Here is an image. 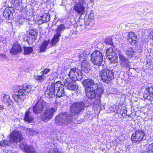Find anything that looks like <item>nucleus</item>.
Listing matches in <instances>:
<instances>
[{
  "instance_id": "7ed1b4c3",
  "label": "nucleus",
  "mask_w": 153,
  "mask_h": 153,
  "mask_svg": "<svg viewBox=\"0 0 153 153\" xmlns=\"http://www.w3.org/2000/svg\"><path fill=\"white\" fill-rule=\"evenodd\" d=\"M30 85H23L14 89L12 93L13 98L17 103L21 104L26 98V95L31 91Z\"/></svg>"
},
{
  "instance_id": "8fccbe9b",
  "label": "nucleus",
  "mask_w": 153,
  "mask_h": 153,
  "mask_svg": "<svg viewBox=\"0 0 153 153\" xmlns=\"http://www.w3.org/2000/svg\"><path fill=\"white\" fill-rule=\"evenodd\" d=\"M3 39L4 38L1 36H0V42H2L3 41Z\"/></svg>"
},
{
  "instance_id": "603ef678",
  "label": "nucleus",
  "mask_w": 153,
  "mask_h": 153,
  "mask_svg": "<svg viewBox=\"0 0 153 153\" xmlns=\"http://www.w3.org/2000/svg\"><path fill=\"white\" fill-rule=\"evenodd\" d=\"M68 37H68V36H66V37H65V38H66V39H67L68 38Z\"/></svg>"
},
{
  "instance_id": "cd10ccee",
  "label": "nucleus",
  "mask_w": 153,
  "mask_h": 153,
  "mask_svg": "<svg viewBox=\"0 0 153 153\" xmlns=\"http://www.w3.org/2000/svg\"><path fill=\"white\" fill-rule=\"evenodd\" d=\"M50 15L48 13H44L43 15H40L39 21L42 23H46L50 20Z\"/></svg>"
},
{
  "instance_id": "6e6552de",
  "label": "nucleus",
  "mask_w": 153,
  "mask_h": 153,
  "mask_svg": "<svg viewBox=\"0 0 153 153\" xmlns=\"http://www.w3.org/2000/svg\"><path fill=\"white\" fill-rule=\"evenodd\" d=\"M146 139V136L144 131L139 129L135 130L131 137V140L134 143H140L141 141Z\"/></svg>"
},
{
  "instance_id": "f3484780",
  "label": "nucleus",
  "mask_w": 153,
  "mask_h": 153,
  "mask_svg": "<svg viewBox=\"0 0 153 153\" xmlns=\"http://www.w3.org/2000/svg\"><path fill=\"white\" fill-rule=\"evenodd\" d=\"M20 148L24 150L26 153H37L33 147L26 143L25 142L21 143L19 145Z\"/></svg>"
},
{
  "instance_id": "a878e982",
  "label": "nucleus",
  "mask_w": 153,
  "mask_h": 153,
  "mask_svg": "<svg viewBox=\"0 0 153 153\" xmlns=\"http://www.w3.org/2000/svg\"><path fill=\"white\" fill-rule=\"evenodd\" d=\"M90 53L89 50L86 49L85 51H83L81 53H79L78 56L79 61L80 62H82L84 60H86L85 59H86L87 56L90 54Z\"/></svg>"
},
{
  "instance_id": "79ce46f5",
  "label": "nucleus",
  "mask_w": 153,
  "mask_h": 153,
  "mask_svg": "<svg viewBox=\"0 0 153 153\" xmlns=\"http://www.w3.org/2000/svg\"><path fill=\"white\" fill-rule=\"evenodd\" d=\"M1 58L4 59H7V57L4 54H0V58Z\"/></svg>"
},
{
  "instance_id": "c756f323",
  "label": "nucleus",
  "mask_w": 153,
  "mask_h": 153,
  "mask_svg": "<svg viewBox=\"0 0 153 153\" xmlns=\"http://www.w3.org/2000/svg\"><path fill=\"white\" fill-rule=\"evenodd\" d=\"M50 40L48 41H44L40 45L39 47L40 52H44L46 50L48 44L50 43Z\"/></svg>"
},
{
  "instance_id": "864d4df0",
  "label": "nucleus",
  "mask_w": 153,
  "mask_h": 153,
  "mask_svg": "<svg viewBox=\"0 0 153 153\" xmlns=\"http://www.w3.org/2000/svg\"><path fill=\"white\" fill-rule=\"evenodd\" d=\"M94 0H91V2H92Z\"/></svg>"
},
{
  "instance_id": "b1692460",
  "label": "nucleus",
  "mask_w": 153,
  "mask_h": 153,
  "mask_svg": "<svg viewBox=\"0 0 153 153\" xmlns=\"http://www.w3.org/2000/svg\"><path fill=\"white\" fill-rule=\"evenodd\" d=\"M137 36L136 33L134 32H130L128 34L127 39L129 42L132 45L136 42Z\"/></svg>"
},
{
  "instance_id": "f257e3e1",
  "label": "nucleus",
  "mask_w": 153,
  "mask_h": 153,
  "mask_svg": "<svg viewBox=\"0 0 153 153\" xmlns=\"http://www.w3.org/2000/svg\"><path fill=\"white\" fill-rule=\"evenodd\" d=\"M85 104L83 102H74L70 108V113H60L55 119V123L61 126H66L72 121V116L81 114L85 109Z\"/></svg>"
},
{
  "instance_id": "e433bc0d",
  "label": "nucleus",
  "mask_w": 153,
  "mask_h": 153,
  "mask_svg": "<svg viewBox=\"0 0 153 153\" xmlns=\"http://www.w3.org/2000/svg\"><path fill=\"white\" fill-rule=\"evenodd\" d=\"M10 142L6 140H4L3 141H1L0 145L2 146H8L10 144Z\"/></svg>"
},
{
  "instance_id": "6ab92c4d",
  "label": "nucleus",
  "mask_w": 153,
  "mask_h": 153,
  "mask_svg": "<svg viewBox=\"0 0 153 153\" xmlns=\"http://www.w3.org/2000/svg\"><path fill=\"white\" fill-rule=\"evenodd\" d=\"M143 97L147 100H151L153 98V88L149 87L146 88L143 93Z\"/></svg>"
},
{
  "instance_id": "c85d7f7f",
  "label": "nucleus",
  "mask_w": 153,
  "mask_h": 153,
  "mask_svg": "<svg viewBox=\"0 0 153 153\" xmlns=\"http://www.w3.org/2000/svg\"><path fill=\"white\" fill-rule=\"evenodd\" d=\"M24 119L25 121L30 123L33 121L34 118L32 115L31 112L28 111L25 113Z\"/></svg>"
},
{
  "instance_id": "5701e85b",
  "label": "nucleus",
  "mask_w": 153,
  "mask_h": 153,
  "mask_svg": "<svg viewBox=\"0 0 153 153\" xmlns=\"http://www.w3.org/2000/svg\"><path fill=\"white\" fill-rule=\"evenodd\" d=\"M85 8L84 5L76 4L74 6V9L78 14L81 15L85 13Z\"/></svg>"
},
{
  "instance_id": "aec40b11",
  "label": "nucleus",
  "mask_w": 153,
  "mask_h": 153,
  "mask_svg": "<svg viewBox=\"0 0 153 153\" xmlns=\"http://www.w3.org/2000/svg\"><path fill=\"white\" fill-rule=\"evenodd\" d=\"M22 49L20 44L18 43H14L12 48L10 50V53L13 55H16L21 53Z\"/></svg>"
},
{
  "instance_id": "f8f14e48",
  "label": "nucleus",
  "mask_w": 153,
  "mask_h": 153,
  "mask_svg": "<svg viewBox=\"0 0 153 153\" xmlns=\"http://www.w3.org/2000/svg\"><path fill=\"white\" fill-rule=\"evenodd\" d=\"M106 56L108 58L111 63H114L116 62L117 56L112 48H109L106 50Z\"/></svg>"
},
{
  "instance_id": "2f4dec72",
  "label": "nucleus",
  "mask_w": 153,
  "mask_h": 153,
  "mask_svg": "<svg viewBox=\"0 0 153 153\" xmlns=\"http://www.w3.org/2000/svg\"><path fill=\"white\" fill-rule=\"evenodd\" d=\"M93 14L90 13V15L89 16L88 18L86 19L85 21V24L86 25H88L90 24V23L92 22L93 18Z\"/></svg>"
},
{
  "instance_id": "3c124183",
  "label": "nucleus",
  "mask_w": 153,
  "mask_h": 153,
  "mask_svg": "<svg viewBox=\"0 0 153 153\" xmlns=\"http://www.w3.org/2000/svg\"><path fill=\"white\" fill-rule=\"evenodd\" d=\"M33 131L32 130H31L30 131V134L33 135Z\"/></svg>"
},
{
  "instance_id": "c9c22d12",
  "label": "nucleus",
  "mask_w": 153,
  "mask_h": 153,
  "mask_svg": "<svg viewBox=\"0 0 153 153\" xmlns=\"http://www.w3.org/2000/svg\"><path fill=\"white\" fill-rule=\"evenodd\" d=\"M105 43L107 45H113V43L112 41V39L110 38H108L105 39Z\"/></svg>"
},
{
  "instance_id": "de8ad7c7",
  "label": "nucleus",
  "mask_w": 153,
  "mask_h": 153,
  "mask_svg": "<svg viewBox=\"0 0 153 153\" xmlns=\"http://www.w3.org/2000/svg\"><path fill=\"white\" fill-rule=\"evenodd\" d=\"M74 32V31L73 30H71L69 33V35H71Z\"/></svg>"
},
{
  "instance_id": "9b49d317",
  "label": "nucleus",
  "mask_w": 153,
  "mask_h": 153,
  "mask_svg": "<svg viewBox=\"0 0 153 153\" xmlns=\"http://www.w3.org/2000/svg\"><path fill=\"white\" fill-rule=\"evenodd\" d=\"M119 56L121 68H122L123 69H127L129 68L131 65V63L129 59L121 53H119Z\"/></svg>"
},
{
  "instance_id": "423d86ee",
  "label": "nucleus",
  "mask_w": 153,
  "mask_h": 153,
  "mask_svg": "<svg viewBox=\"0 0 153 153\" xmlns=\"http://www.w3.org/2000/svg\"><path fill=\"white\" fill-rule=\"evenodd\" d=\"M69 78L73 81L81 80L83 77V74L81 70L76 68H73L70 69L68 74Z\"/></svg>"
},
{
  "instance_id": "a19ab883",
  "label": "nucleus",
  "mask_w": 153,
  "mask_h": 153,
  "mask_svg": "<svg viewBox=\"0 0 153 153\" xmlns=\"http://www.w3.org/2000/svg\"><path fill=\"white\" fill-rule=\"evenodd\" d=\"M86 3V0H78V3L77 4H79L84 6Z\"/></svg>"
},
{
  "instance_id": "ea45409f",
  "label": "nucleus",
  "mask_w": 153,
  "mask_h": 153,
  "mask_svg": "<svg viewBox=\"0 0 153 153\" xmlns=\"http://www.w3.org/2000/svg\"><path fill=\"white\" fill-rule=\"evenodd\" d=\"M152 152H153L149 149V147H148L145 150H144L142 152V153H152Z\"/></svg>"
},
{
  "instance_id": "393cba45",
  "label": "nucleus",
  "mask_w": 153,
  "mask_h": 153,
  "mask_svg": "<svg viewBox=\"0 0 153 153\" xmlns=\"http://www.w3.org/2000/svg\"><path fill=\"white\" fill-rule=\"evenodd\" d=\"M95 90L97 96V100L98 102L100 103V99L101 97V95L102 94L104 91L103 86H98Z\"/></svg>"
},
{
  "instance_id": "4be33fe9",
  "label": "nucleus",
  "mask_w": 153,
  "mask_h": 153,
  "mask_svg": "<svg viewBox=\"0 0 153 153\" xmlns=\"http://www.w3.org/2000/svg\"><path fill=\"white\" fill-rule=\"evenodd\" d=\"M86 96L90 99H96L97 96L95 89L94 88L85 90Z\"/></svg>"
},
{
  "instance_id": "37998d69",
  "label": "nucleus",
  "mask_w": 153,
  "mask_h": 153,
  "mask_svg": "<svg viewBox=\"0 0 153 153\" xmlns=\"http://www.w3.org/2000/svg\"><path fill=\"white\" fill-rule=\"evenodd\" d=\"M115 107H117L118 108V106H115ZM114 112H115L116 113H117L118 114H121V111L120 110H119V109L118 108V109L115 108V110H114Z\"/></svg>"
},
{
  "instance_id": "58836bf2",
  "label": "nucleus",
  "mask_w": 153,
  "mask_h": 153,
  "mask_svg": "<svg viewBox=\"0 0 153 153\" xmlns=\"http://www.w3.org/2000/svg\"><path fill=\"white\" fill-rule=\"evenodd\" d=\"M50 71V69H49L45 68L43 71H41V73L42 75L46 74Z\"/></svg>"
},
{
  "instance_id": "4c0bfd02",
  "label": "nucleus",
  "mask_w": 153,
  "mask_h": 153,
  "mask_svg": "<svg viewBox=\"0 0 153 153\" xmlns=\"http://www.w3.org/2000/svg\"><path fill=\"white\" fill-rule=\"evenodd\" d=\"M25 21V19L23 18H21L19 19L17 21V23H19V25H22L24 23Z\"/></svg>"
},
{
  "instance_id": "bb28decb",
  "label": "nucleus",
  "mask_w": 153,
  "mask_h": 153,
  "mask_svg": "<svg viewBox=\"0 0 153 153\" xmlns=\"http://www.w3.org/2000/svg\"><path fill=\"white\" fill-rule=\"evenodd\" d=\"M81 62V68L84 71L85 73L88 72L90 70V64L89 62L87 60Z\"/></svg>"
},
{
  "instance_id": "2eb2a0df",
  "label": "nucleus",
  "mask_w": 153,
  "mask_h": 153,
  "mask_svg": "<svg viewBox=\"0 0 153 153\" xmlns=\"http://www.w3.org/2000/svg\"><path fill=\"white\" fill-rule=\"evenodd\" d=\"M10 134V141L11 143L20 142L22 139L21 133L17 131H14L12 132Z\"/></svg>"
},
{
  "instance_id": "1a4fd4ad",
  "label": "nucleus",
  "mask_w": 153,
  "mask_h": 153,
  "mask_svg": "<svg viewBox=\"0 0 153 153\" xmlns=\"http://www.w3.org/2000/svg\"><path fill=\"white\" fill-rule=\"evenodd\" d=\"M66 27L63 24H61L58 26L54 33L53 37L51 42L52 46L55 45L59 42L62 32L64 31Z\"/></svg>"
},
{
  "instance_id": "5fc2aeb1",
  "label": "nucleus",
  "mask_w": 153,
  "mask_h": 153,
  "mask_svg": "<svg viewBox=\"0 0 153 153\" xmlns=\"http://www.w3.org/2000/svg\"><path fill=\"white\" fill-rule=\"evenodd\" d=\"M152 153H153V152H152Z\"/></svg>"
},
{
  "instance_id": "ddd939ff",
  "label": "nucleus",
  "mask_w": 153,
  "mask_h": 153,
  "mask_svg": "<svg viewBox=\"0 0 153 153\" xmlns=\"http://www.w3.org/2000/svg\"><path fill=\"white\" fill-rule=\"evenodd\" d=\"M142 51V48L139 47L137 52L134 48H129L126 50L125 52L128 58H131L134 57H136L138 53H141Z\"/></svg>"
},
{
  "instance_id": "20e7f679",
  "label": "nucleus",
  "mask_w": 153,
  "mask_h": 153,
  "mask_svg": "<svg viewBox=\"0 0 153 153\" xmlns=\"http://www.w3.org/2000/svg\"><path fill=\"white\" fill-rule=\"evenodd\" d=\"M91 60L93 64L96 66L94 68L99 70L103 69L105 65H102L103 61V56L102 53L99 51L95 50L93 51L90 55Z\"/></svg>"
},
{
  "instance_id": "09e8293b",
  "label": "nucleus",
  "mask_w": 153,
  "mask_h": 153,
  "mask_svg": "<svg viewBox=\"0 0 153 153\" xmlns=\"http://www.w3.org/2000/svg\"><path fill=\"white\" fill-rule=\"evenodd\" d=\"M4 109V106L3 105H0V110H2Z\"/></svg>"
},
{
  "instance_id": "0eeeda50",
  "label": "nucleus",
  "mask_w": 153,
  "mask_h": 153,
  "mask_svg": "<svg viewBox=\"0 0 153 153\" xmlns=\"http://www.w3.org/2000/svg\"><path fill=\"white\" fill-rule=\"evenodd\" d=\"M49 106L44 110V111L40 116L41 120L44 122H48L53 117L57 108L53 107L49 108Z\"/></svg>"
},
{
  "instance_id": "4468645a",
  "label": "nucleus",
  "mask_w": 153,
  "mask_h": 153,
  "mask_svg": "<svg viewBox=\"0 0 153 153\" xmlns=\"http://www.w3.org/2000/svg\"><path fill=\"white\" fill-rule=\"evenodd\" d=\"M96 79H94L88 78L83 80L82 83L85 88V90L93 88V86L97 85V83L95 81Z\"/></svg>"
},
{
  "instance_id": "39448f33",
  "label": "nucleus",
  "mask_w": 153,
  "mask_h": 153,
  "mask_svg": "<svg viewBox=\"0 0 153 153\" xmlns=\"http://www.w3.org/2000/svg\"><path fill=\"white\" fill-rule=\"evenodd\" d=\"M99 70L100 75L104 82L108 83L114 79V75L113 71L111 69H106V66L103 69Z\"/></svg>"
},
{
  "instance_id": "f704fd0d",
  "label": "nucleus",
  "mask_w": 153,
  "mask_h": 153,
  "mask_svg": "<svg viewBox=\"0 0 153 153\" xmlns=\"http://www.w3.org/2000/svg\"><path fill=\"white\" fill-rule=\"evenodd\" d=\"M29 36L37 38L38 35V31L35 29H33L30 31Z\"/></svg>"
},
{
  "instance_id": "c03bdc74",
  "label": "nucleus",
  "mask_w": 153,
  "mask_h": 153,
  "mask_svg": "<svg viewBox=\"0 0 153 153\" xmlns=\"http://www.w3.org/2000/svg\"><path fill=\"white\" fill-rule=\"evenodd\" d=\"M5 153H17V152L14 151L12 150H7Z\"/></svg>"
},
{
  "instance_id": "412c9836",
  "label": "nucleus",
  "mask_w": 153,
  "mask_h": 153,
  "mask_svg": "<svg viewBox=\"0 0 153 153\" xmlns=\"http://www.w3.org/2000/svg\"><path fill=\"white\" fill-rule=\"evenodd\" d=\"M1 100L4 103L7 104L8 106L12 105L13 101L10 99V96L6 94H2L1 95Z\"/></svg>"
},
{
  "instance_id": "a18cd8bd",
  "label": "nucleus",
  "mask_w": 153,
  "mask_h": 153,
  "mask_svg": "<svg viewBox=\"0 0 153 153\" xmlns=\"http://www.w3.org/2000/svg\"><path fill=\"white\" fill-rule=\"evenodd\" d=\"M148 147H149V149L153 152V143L150 144Z\"/></svg>"
},
{
  "instance_id": "f03ea898",
  "label": "nucleus",
  "mask_w": 153,
  "mask_h": 153,
  "mask_svg": "<svg viewBox=\"0 0 153 153\" xmlns=\"http://www.w3.org/2000/svg\"><path fill=\"white\" fill-rule=\"evenodd\" d=\"M45 93L47 97L52 98L56 96L59 98H60L65 95L64 86L60 81L55 84L50 83L48 85L47 90Z\"/></svg>"
},
{
  "instance_id": "7c9ffc66",
  "label": "nucleus",
  "mask_w": 153,
  "mask_h": 153,
  "mask_svg": "<svg viewBox=\"0 0 153 153\" xmlns=\"http://www.w3.org/2000/svg\"><path fill=\"white\" fill-rule=\"evenodd\" d=\"M23 54L25 55H28L31 53L33 50V48L32 47H25L23 48Z\"/></svg>"
},
{
  "instance_id": "473e14b6",
  "label": "nucleus",
  "mask_w": 153,
  "mask_h": 153,
  "mask_svg": "<svg viewBox=\"0 0 153 153\" xmlns=\"http://www.w3.org/2000/svg\"><path fill=\"white\" fill-rule=\"evenodd\" d=\"M36 38L35 37L28 36L27 37L26 41L29 45H32L33 42H35Z\"/></svg>"
},
{
  "instance_id": "9d476101",
  "label": "nucleus",
  "mask_w": 153,
  "mask_h": 153,
  "mask_svg": "<svg viewBox=\"0 0 153 153\" xmlns=\"http://www.w3.org/2000/svg\"><path fill=\"white\" fill-rule=\"evenodd\" d=\"M48 106V103L42 100H39L33 107V112L35 114H40Z\"/></svg>"
},
{
  "instance_id": "49530a36",
  "label": "nucleus",
  "mask_w": 153,
  "mask_h": 153,
  "mask_svg": "<svg viewBox=\"0 0 153 153\" xmlns=\"http://www.w3.org/2000/svg\"><path fill=\"white\" fill-rule=\"evenodd\" d=\"M150 37V38H151L152 40H153V30L151 32Z\"/></svg>"
},
{
  "instance_id": "a211bd4d",
  "label": "nucleus",
  "mask_w": 153,
  "mask_h": 153,
  "mask_svg": "<svg viewBox=\"0 0 153 153\" xmlns=\"http://www.w3.org/2000/svg\"><path fill=\"white\" fill-rule=\"evenodd\" d=\"M14 10L12 7H6L3 12V16L7 19L12 20L14 18L13 12Z\"/></svg>"
},
{
  "instance_id": "72a5a7b5",
  "label": "nucleus",
  "mask_w": 153,
  "mask_h": 153,
  "mask_svg": "<svg viewBox=\"0 0 153 153\" xmlns=\"http://www.w3.org/2000/svg\"><path fill=\"white\" fill-rule=\"evenodd\" d=\"M45 76L44 75L41 76L36 75L34 76V79L39 82H43L45 79Z\"/></svg>"
},
{
  "instance_id": "dca6fc26",
  "label": "nucleus",
  "mask_w": 153,
  "mask_h": 153,
  "mask_svg": "<svg viewBox=\"0 0 153 153\" xmlns=\"http://www.w3.org/2000/svg\"><path fill=\"white\" fill-rule=\"evenodd\" d=\"M76 82L72 81L70 78H67L64 81V85L69 90H75L78 88V86Z\"/></svg>"
}]
</instances>
